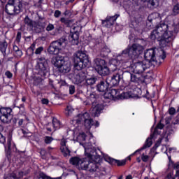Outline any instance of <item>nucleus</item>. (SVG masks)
<instances>
[{
    "mask_svg": "<svg viewBox=\"0 0 179 179\" xmlns=\"http://www.w3.org/2000/svg\"><path fill=\"white\" fill-rule=\"evenodd\" d=\"M141 159H142L145 163H146V162H148V160H149V156L143 155L142 157H141Z\"/></svg>",
    "mask_w": 179,
    "mask_h": 179,
    "instance_id": "56",
    "label": "nucleus"
},
{
    "mask_svg": "<svg viewBox=\"0 0 179 179\" xmlns=\"http://www.w3.org/2000/svg\"><path fill=\"white\" fill-rule=\"evenodd\" d=\"M154 136L155 134H151L150 137L147 138L144 145L143 146V149H146L147 148H150V146H152V139H153Z\"/></svg>",
    "mask_w": 179,
    "mask_h": 179,
    "instance_id": "31",
    "label": "nucleus"
},
{
    "mask_svg": "<svg viewBox=\"0 0 179 179\" xmlns=\"http://www.w3.org/2000/svg\"><path fill=\"white\" fill-rule=\"evenodd\" d=\"M21 38H22V33L17 32L16 39H15V43H17V44H19L20 43Z\"/></svg>",
    "mask_w": 179,
    "mask_h": 179,
    "instance_id": "46",
    "label": "nucleus"
},
{
    "mask_svg": "<svg viewBox=\"0 0 179 179\" xmlns=\"http://www.w3.org/2000/svg\"><path fill=\"white\" fill-rule=\"evenodd\" d=\"M94 62V66L96 71H98L101 68H102V66H104V65H106V61L100 58L95 59Z\"/></svg>",
    "mask_w": 179,
    "mask_h": 179,
    "instance_id": "27",
    "label": "nucleus"
},
{
    "mask_svg": "<svg viewBox=\"0 0 179 179\" xmlns=\"http://www.w3.org/2000/svg\"><path fill=\"white\" fill-rule=\"evenodd\" d=\"M15 54L17 57H22L23 53L22 52V50H19L18 51L15 52Z\"/></svg>",
    "mask_w": 179,
    "mask_h": 179,
    "instance_id": "60",
    "label": "nucleus"
},
{
    "mask_svg": "<svg viewBox=\"0 0 179 179\" xmlns=\"http://www.w3.org/2000/svg\"><path fill=\"white\" fill-rule=\"evenodd\" d=\"M5 75L8 79H12V78L13 77V74L9 71H6Z\"/></svg>",
    "mask_w": 179,
    "mask_h": 179,
    "instance_id": "52",
    "label": "nucleus"
},
{
    "mask_svg": "<svg viewBox=\"0 0 179 179\" xmlns=\"http://www.w3.org/2000/svg\"><path fill=\"white\" fill-rule=\"evenodd\" d=\"M110 62L111 64L109 65V69H110L113 72L117 71V69H118V63L117 62V59H113Z\"/></svg>",
    "mask_w": 179,
    "mask_h": 179,
    "instance_id": "32",
    "label": "nucleus"
},
{
    "mask_svg": "<svg viewBox=\"0 0 179 179\" xmlns=\"http://www.w3.org/2000/svg\"><path fill=\"white\" fill-rule=\"evenodd\" d=\"M122 78V74L117 73L110 78H108L106 80L108 82L109 86H117L120 83V80Z\"/></svg>",
    "mask_w": 179,
    "mask_h": 179,
    "instance_id": "19",
    "label": "nucleus"
},
{
    "mask_svg": "<svg viewBox=\"0 0 179 179\" xmlns=\"http://www.w3.org/2000/svg\"><path fill=\"white\" fill-rule=\"evenodd\" d=\"M166 179H176V176H174L173 172H170L167 176Z\"/></svg>",
    "mask_w": 179,
    "mask_h": 179,
    "instance_id": "53",
    "label": "nucleus"
},
{
    "mask_svg": "<svg viewBox=\"0 0 179 179\" xmlns=\"http://www.w3.org/2000/svg\"><path fill=\"white\" fill-rule=\"evenodd\" d=\"M87 99L92 104L91 114L94 117H99L100 113L104 109V106L103 104L97 103V95L94 92L90 94Z\"/></svg>",
    "mask_w": 179,
    "mask_h": 179,
    "instance_id": "6",
    "label": "nucleus"
},
{
    "mask_svg": "<svg viewBox=\"0 0 179 179\" xmlns=\"http://www.w3.org/2000/svg\"><path fill=\"white\" fill-rule=\"evenodd\" d=\"M22 8H23V5L20 1L13 0V3H8L6 4V12L8 13V15H16L17 13H20Z\"/></svg>",
    "mask_w": 179,
    "mask_h": 179,
    "instance_id": "8",
    "label": "nucleus"
},
{
    "mask_svg": "<svg viewBox=\"0 0 179 179\" xmlns=\"http://www.w3.org/2000/svg\"><path fill=\"white\" fill-rule=\"evenodd\" d=\"M78 141H83L85 142L86 141V134L85 133H81L78 136Z\"/></svg>",
    "mask_w": 179,
    "mask_h": 179,
    "instance_id": "43",
    "label": "nucleus"
},
{
    "mask_svg": "<svg viewBox=\"0 0 179 179\" xmlns=\"http://www.w3.org/2000/svg\"><path fill=\"white\" fill-rule=\"evenodd\" d=\"M173 10L174 15H178V13H179V4H176V6H174Z\"/></svg>",
    "mask_w": 179,
    "mask_h": 179,
    "instance_id": "47",
    "label": "nucleus"
},
{
    "mask_svg": "<svg viewBox=\"0 0 179 179\" xmlns=\"http://www.w3.org/2000/svg\"><path fill=\"white\" fill-rule=\"evenodd\" d=\"M38 179H62V177H57V178H50L47 176L44 173H41L39 174Z\"/></svg>",
    "mask_w": 179,
    "mask_h": 179,
    "instance_id": "37",
    "label": "nucleus"
},
{
    "mask_svg": "<svg viewBox=\"0 0 179 179\" xmlns=\"http://www.w3.org/2000/svg\"><path fill=\"white\" fill-rule=\"evenodd\" d=\"M169 114L171 115H174L176 114V108H169Z\"/></svg>",
    "mask_w": 179,
    "mask_h": 179,
    "instance_id": "59",
    "label": "nucleus"
},
{
    "mask_svg": "<svg viewBox=\"0 0 179 179\" xmlns=\"http://www.w3.org/2000/svg\"><path fill=\"white\" fill-rule=\"evenodd\" d=\"M70 163L73 166H77L79 170H86L91 174H94V177H97L100 174L99 163L92 162L87 158L74 157L70 159Z\"/></svg>",
    "mask_w": 179,
    "mask_h": 179,
    "instance_id": "2",
    "label": "nucleus"
},
{
    "mask_svg": "<svg viewBox=\"0 0 179 179\" xmlns=\"http://www.w3.org/2000/svg\"><path fill=\"white\" fill-rule=\"evenodd\" d=\"M96 80H97V78H87L85 81V83L86 85H87V86H92V85H94V83H96Z\"/></svg>",
    "mask_w": 179,
    "mask_h": 179,
    "instance_id": "36",
    "label": "nucleus"
},
{
    "mask_svg": "<svg viewBox=\"0 0 179 179\" xmlns=\"http://www.w3.org/2000/svg\"><path fill=\"white\" fill-rule=\"evenodd\" d=\"M96 72H98L101 76H106L110 73V69L106 66H103L101 67Z\"/></svg>",
    "mask_w": 179,
    "mask_h": 179,
    "instance_id": "29",
    "label": "nucleus"
},
{
    "mask_svg": "<svg viewBox=\"0 0 179 179\" xmlns=\"http://www.w3.org/2000/svg\"><path fill=\"white\" fill-rule=\"evenodd\" d=\"M52 125L55 129H59L61 128V122L55 117L52 119Z\"/></svg>",
    "mask_w": 179,
    "mask_h": 179,
    "instance_id": "34",
    "label": "nucleus"
},
{
    "mask_svg": "<svg viewBox=\"0 0 179 179\" xmlns=\"http://www.w3.org/2000/svg\"><path fill=\"white\" fill-rule=\"evenodd\" d=\"M20 132H22V134H23L24 135H27V134H29V132H27V131H26L23 129H20Z\"/></svg>",
    "mask_w": 179,
    "mask_h": 179,
    "instance_id": "62",
    "label": "nucleus"
},
{
    "mask_svg": "<svg viewBox=\"0 0 179 179\" xmlns=\"http://www.w3.org/2000/svg\"><path fill=\"white\" fill-rule=\"evenodd\" d=\"M148 6L150 8H156L159 6V0H148Z\"/></svg>",
    "mask_w": 179,
    "mask_h": 179,
    "instance_id": "33",
    "label": "nucleus"
},
{
    "mask_svg": "<svg viewBox=\"0 0 179 179\" xmlns=\"http://www.w3.org/2000/svg\"><path fill=\"white\" fill-rule=\"evenodd\" d=\"M69 94H73L76 92L75 85H69Z\"/></svg>",
    "mask_w": 179,
    "mask_h": 179,
    "instance_id": "48",
    "label": "nucleus"
},
{
    "mask_svg": "<svg viewBox=\"0 0 179 179\" xmlns=\"http://www.w3.org/2000/svg\"><path fill=\"white\" fill-rule=\"evenodd\" d=\"M55 29V27H54V24L49 23L48 26L46 27V31H52Z\"/></svg>",
    "mask_w": 179,
    "mask_h": 179,
    "instance_id": "44",
    "label": "nucleus"
},
{
    "mask_svg": "<svg viewBox=\"0 0 179 179\" xmlns=\"http://www.w3.org/2000/svg\"><path fill=\"white\" fill-rule=\"evenodd\" d=\"M120 17V15L116 14L112 17H107L106 20L103 21L102 23H106L107 27H110V26H113L114 23H115V20Z\"/></svg>",
    "mask_w": 179,
    "mask_h": 179,
    "instance_id": "24",
    "label": "nucleus"
},
{
    "mask_svg": "<svg viewBox=\"0 0 179 179\" xmlns=\"http://www.w3.org/2000/svg\"><path fill=\"white\" fill-rule=\"evenodd\" d=\"M0 121L3 122V124H8L10 122L12 117L10 114L12 113V108H0Z\"/></svg>",
    "mask_w": 179,
    "mask_h": 179,
    "instance_id": "11",
    "label": "nucleus"
},
{
    "mask_svg": "<svg viewBox=\"0 0 179 179\" xmlns=\"http://www.w3.org/2000/svg\"><path fill=\"white\" fill-rule=\"evenodd\" d=\"M12 177H13V178H14V179H19V178H22V177H23V172H18V173H13V174H12Z\"/></svg>",
    "mask_w": 179,
    "mask_h": 179,
    "instance_id": "40",
    "label": "nucleus"
},
{
    "mask_svg": "<svg viewBox=\"0 0 179 179\" xmlns=\"http://www.w3.org/2000/svg\"><path fill=\"white\" fill-rule=\"evenodd\" d=\"M110 86V84L108 83V81L106 80V81H102L99 84L96 85L97 90L103 92V93H107L108 92V87Z\"/></svg>",
    "mask_w": 179,
    "mask_h": 179,
    "instance_id": "20",
    "label": "nucleus"
},
{
    "mask_svg": "<svg viewBox=\"0 0 179 179\" xmlns=\"http://www.w3.org/2000/svg\"><path fill=\"white\" fill-rule=\"evenodd\" d=\"M69 40L73 45H78V43H79V35L76 33H71L69 36Z\"/></svg>",
    "mask_w": 179,
    "mask_h": 179,
    "instance_id": "28",
    "label": "nucleus"
},
{
    "mask_svg": "<svg viewBox=\"0 0 179 179\" xmlns=\"http://www.w3.org/2000/svg\"><path fill=\"white\" fill-rule=\"evenodd\" d=\"M107 162L110 163V164H116L117 159H114L111 157H108L107 159Z\"/></svg>",
    "mask_w": 179,
    "mask_h": 179,
    "instance_id": "49",
    "label": "nucleus"
},
{
    "mask_svg": "<svg viewBox=\"0 0 179 179\" xmlns=\"http://www.w3.org/2000/svg\"><path fill=\"white\" fill-rule=\"evenodd\" d=\"M58 71L61 73H68L71 71V62L66 60Z\"/></svg>",
    "mask_w": 179,
    "mask_h": 179,
    "instance_id": "25",
    "label": "nucleus"
},
{
    "mask_svg": "<svg viewBox=\"0 0 179 179\" xmlns=\"http://www.w3.org/2000/svg\"><path fill=\"white\" fill-rule=\"evenodd\" d=\"M24 23L26 26H27L28 27H29V29H34V27L37 26V23L36 22V21H34L33 20L30 19V17H29L28 15H27L24 19Z\"/></svg>",
    "mask_w": 179,
    "mask_h": 179,
    "instance_id": "26",
    "label": "nucleus"
},
{
    "mask_svg": "<svg viewBox=\"0 0 179 179\" xmlns=\"http://www.w3.org/2000/svg\"><path fill=\"white\" fill-rule=\"evenodd\" d=\"M148 68H149V64L146 63V61L138 62L131 66L132 72L137 75L143 73Z\"/></svg>",
    "mask_w": 179,
    "mask_h": 179,
    "instance_id": "10",
    "label": "nucleus"
},
{
    "mask_svg": "<svg viewBox=\"0 0 179 179\" xmlns=\"http://www.w3.org/2000/svg\"><path fill=\"white\" fill-rule=\"evenodd\" d=\"M175 177H178V179H179V170L176 171V173L175 174Z\"/></svg>",
    "mask_w": 179,
    "mask_h": 179,
    "instance_id": "64",
    "label": "nucleus"
},
{
    "mask_svg": "<svg viewBox=\"0 0 179 179\" xmlns=\"http://www.w3.org/2000/svg\"><path fill=\"white\" fill-rule=\"evenodd\" d=\"M74 110L73 109L72 106H67L66 108L65 114L67 117L72 115V113H73Z\"/></svg>",
    "mask_w": 179,
    "mask_h": 179,
    "instance_id": "38",
    "label": "nucleus"
},
{
    "mask_svg": "<svg viewBox=\"0 0 179 179\" xmlns=\"http://www.w3.org/2000/svg\"><path fill=\"white\" fill-rule=\"evenodd\" d=\"M72 61L74 64V68L77 71H82L87 66H89L90 62L89 61V56L83 51H78L73 54Z\"/></svg>",
    "mask_w": 179,
    "mask_h": 179,
    "instance_id": "3",
    "label": "nucleus"
},
{
    "mask_svg": "<svg viewBox=\"0 0 179 179\" xmlns=\"http://www.w3.org/2000/svg\"><path fill=\"white\" fill-rule=\"evenodd\" d=\"M144 58L148 62H155L156 61V50L155 49L146 50L144 53Z\"/></svg>",
    "mask_w": 179,
    "mask_h": 179,
    "instance_id": "16",
    "label": "nucleus"
},
{
    "mask_svg": "<svg viewBox=\"0 0 179 179\" xmlns=\"http://www.w3.org/2000/svg\"><path fill=\"white\" fill-rule=\"evenodd\" d=\"M169 168L174 169V170H179V162L175 163L171 160V157H169Z\"/></svg>",
    "mask_w": 179,
    "mask_h": 179,
    "instance_id": "30",
    "label": "nucleus"
},
{
    "mask_svg": "<svg viewBox=\"0 0 179 179\" xmlns=\"http://www.w3.org/2000/svg\"><path fill=\"white\" fill-rule=\"evenodd\" d=\"M82 122H84V125L87 129H90V128L94 125V121L90 118L87 113L79 114L71 121L72 125H79V124H82Z\"/></svg>",
    "mask_w": 179,
    "mask_h": 179,
    "instance_id": "4",
    "label": "nucleus"
},
{
    "mask_svg": "<svg viewBox=\"0 0 179 179\" xmlns=\"http://www.w3.org/2000/svg\"><path fill=\"white\" fill-rule=\"evenodd\" d=\"M65 44V38H64L52 41L48 48V52L50 54V55H58Z\"/></svg>",
    "mask_w": 179,
    "mask_h": 179,
    "instance_id": "7",
    "label": "nucleus"
},
{
    "mask_svg": "<svg viewBox=\"0 0 179 179\" xmlns=\"http://www.w3.org/2000/svg\"><path fill=\"white\" fill-rule=\"evenodd\" d=\"M142 52H143V46L139 43H134L128 45V47L122 51V55L127 54L129 58L135 59V58H138Z\"/></svg>",
    "mask_w": 179,
    "mask_h": 179,
    "instance_id": "5",
    "label": "nucleus"
},
{
    "mask_svg": "<svg viewBox=\"0 0 179 179\" xmlns=\"http://www.w3.org/2000/svg\"><path fill=\"white\" fill-rule=\"evenodd\" d=\"M60 22L63 23V24H65L66 27H71L72 30H76V27L75 26L74 21L72 20H68L65 17H62L60 19Z\"/></svg>",
    "mask_w": 179,
    "mask_h": 179,
    "instance_id": "23",
    "label": "nucleus"
},
{
    "mask_svg": "<svg viewBox=\"0 0 179 179\" xmlns=\"http://www.w3.org/2000/svg\"><path fill=\"white\" fill-rule=\"evenodd\" d=\"M12 145V138H8L7 140V146H8V150H10V146Z\"/></svg>",
    "mask_w": 179,
    "mask_h": 179,
    "instance_id": "55",
    "label": "nucleus"
},
{
    "mask_svg": "<svg viewBox=\"0 0 179 179\" xmlns=\"http://www.w3.org/2000/svg\"><path fill=\"white\" fill-rule=\"evenodd\" d=\"M41 82H43V79L40 77H36L34 78V85H35V86H38Z\"/></svg>",
    "mask_w": 179,
    "mask_h": 179,
    "instance_id": "41",
    "label": "nucleus"
},
{
    "mask_svg": "<svg viewBox=\"0 0 179 179\" xmlns=\"http://www.w3.org/2000/svg\"><path fill=\"white\" fill-rule=\"evenodd\" d=\"M5 136H3V135H2V134L0 133V143H5Z\"/></svg>",
    "mask_w": 179,
    "mask_h": 179,
    "instance_id": "58",
    "label": "nucleus"
},
{
    "mask_svg": "<svg viewBox=\"0 0 179 179\" xmlns=\"http://www.w3.org/2000/svg\"><path fill=\"white\" fill-rule=\"evenodd\" d=\"M107 162L110 163V164H116L117 159H114L111 157H108L107 159Z\"/></svg>",
    "mask_w": 179,
    "mask_h": 179,
    "instance_id": "50",
    "label": "nucleus"
},
{
    "mask_svg": "<svg viewBox=\"0 0 179 179\" xmlns=\"http://www.w3.org/2000/svg\"><path fill=\"white\" fill-rule=\"evenodd\" d=\"M36 69L39 75L45 76L50 72V67H48V62L45 58L41 57L37 59Z\"/></svg>",
    "mask_w": 179,
    "mask_h": 179,
    "instance_id": "9",
    "label": "nucleus"
},
{
    "mask_svg": "<svg viewBox=\"0 0 179 179\" xmlns=\"http://www.w3.org/2000/svg\"><path fill=\"white\" fill-rule=\"evenodd\" d=\"M70 78H71L73 83L75 85H80V83L86 79V73L79 71L76 74L70 75Z\"/></svg>",
    "mask_w": 179,
    "mask_h": 179,
    "instance_id": "13",
    "label": "nucleus"
},
{
    "mask_svg": "<svg viewBox=\"0 0 179 179\" xmlns=\"http://www.w3.org/2000/svg\"><path fill=\"white\" fill-rule=\"evenodd\" d=\"M127 163L125 160H117L116 159V164L117 166H124V164Z\"/></svg>",
    "mask_w": 179,
    "mask_h": 179,
    "instance_id": "51",
    "label": "nucleus"
},
{
    "mask_svg": "<svg viewBox=\"0 0 179 179\" xmlns=\"http://www.w3.org/2000/svg\"><path fill=\"white\" fill-rule=\"evenodd\" d=\"M124 78H130V80L132 83H137L140 85L141 83H148L149 81H145L143 77L139 74H124Z\"/></svg>",
    "mask_w": 179,
    "mask_h": 179,
    "instance_id": "15",
    "label": "nucleus"
},
{
    "mask_svg": "<svg viewBox=\"0 0 179 179\" xmlns=\"http://www.w3.org/2000/svg\"><path fill=\"white\" fill-rule=\"evenodd\" d=\"M52 141H54V138L51 136H45L44 139V142L46 145H50Z\"/></svg>",
    "mask_w": 179,
    "mask_h": 179,
    "instance_id": "42",
    "label": "nucleus"
},
{
    "mask_svg": "<svg viewBox=\"0 0 179 179\" xmlns=\"http://www.w3.org/2000/svg\"><path fill=\"white\" fill-rule=\"evenodd\" d=\"M6 48H8V43L6 42H0V51L3 54H6Z\"/></svg>",
    "mask_w": 179,
    "mask_h": 179,
    "instance_id": "35",
    "label": "nucleus"
},
{
    "mask_svg": "<svg viewBox=\"0 0 179 179\" xmlns=\"http://www.w3.org/2000/svg\"><path fill=\"white\" fill-rule=\"evenodd\" d=\"M101 52H103V54H108L110 52V50L107 47H104L101 49Z\"/></svg>",
    "mask_w": 179,
    "mask_h": 179,
    "instance_id": "54",
    "label": "nucleus"
},
{
    "mask_svg": "<svg viewBox=\"0 0 179 179\" xmlns=\"http://www.w3.org/2000/svg\"><path fill=\"white\" fill-rule=\"evenodd\" d=\"M83 146L85 149V155L88 159H93L94 157H97L96 149L92 145L91 143H84Z\"/></svg>",
    "mask_w": 179,
    "mask_h": 179,
    "instance_id": "12",
    "label": "nucleus"
},
{
    "mask_svg": "<svg viewBox=\"0 0 179 179\" xmlns=\"http://www.w3.org/2000/svg\"><path fill=\"white\" fill-rule=\"evenodd\" d=\"M41 102H42V104H48L49 101H48V99H43L41 100Z\"/></svg>",
    "mask_w": 179,
    "mask_h": 179,
    "instance_id": "61",
    "label": "nucleus"
},
{
    "mask_svg": "<svg viewBox=\"0 0 179 179\" xmlns=\"http://www.w3.org/2000/svg\"><path fill=\"white\" fill-rule=\"evenodd\" d=\"M21 109L20 110L19 114L20 115H22L23 118H21L19 120L18 125L21 127V125H23L24 122H26V121H29V118H27V116L26 115V112L24 111V106L20 105Z\"/></svg>",
    "mask_w": 179,
    "mask_h": 179,
    "instance_id": "21",
    "label": "nucleus"
},
{
    "mask_svg": "<svg viewBox=\"0 0 179 179\" xmlns=\"http://www.w3.org/2000/svg\"><path fill=\"white\" fill-rule=\"evenodd\" d=\"M104 96L106 99H110L111 100L115 97H118V96H120V94L116 89H112L109 90H108V92L105 93Z\"/></svg>",
    "mask_w": 179,
    "mask_h": 179,
    "instance_id": "22",
    "label": "nucleus"
},
{
    "mask_svg": "<svg viewBox=\"0 0 179 179\" xmlns=\"http://www.w3.org/2000/svg\"><path fill=\"white\" fill-rule=\"evenodd\" d=\"M169 25L161 23L156 26L150 36L151 40H158L162 47H166L169 43L173 41V32L167 31Z\"/></svg>",
    "mask_w": 179,
    "mask_h": 179,
    "instance_id": "1",
    "label": "nucleus"
},
{
    "mask_svg": "<svg viewBox=\"0 0 179 179\" xmlns=\"http://www.w3.org/2000/svg\"><path fill=\"white\" fill-rule=\"evenodd\" d=\"M66 143H68V141L66 138H62L60 142V150L64 157H66L68 156H71V150H69V148L66 145Z\"/></svg>",
    "mask_w": 179,
    "mask_h": 179,
    "instance_id": "17",
    "label": "nucleus"
},
{
    "mask_svg": "<svg viewBox=\"0 0 179 179\" xmlns=\"http://www.w3.org/2000/svg\"><path fill=\"white\" fill-rule=\"evenodd\" d=\"M128 89H129V91L120 94V97L122 99H131V97H135V92H136L138 89V87H136V85H134L130 83Z\"/></svg>",
    "mask_w": 179,
    "mask_h": 179,
    "instance_id": "14",
    "label": "nucleus"
},
{
    "mask_svg": "<svg viewBox=\"0 0 179 179\" xmlns=\"http://www.w3.org/2000/svg\"><path fill=\"white\" fill-rule=\"evenodd\" d=\"M65 57L63 56H56L53 57L52 58V64L54 65L55 68H57V70L60 69V67L62 66L63 64H65Z\"/></svg>",
    "mask_w": 179,
    "mask_h": 179,
    "instance_id": "18",
    "label": "nucleus"
},
{
    "mask_svg": "<svg viewBox=\"0 0 179 179\" xmlns=\"http://www.w3.org/2000/svg\"><path fill=\"white\" fill-rule=\"evenodd\" d=\"M19 47H17V45L13 46V51H15V52L19 51Z\"/></svg>",
    "mask_w": 179,
    "mask_h": 179,
    "instance_id": "63",
    "label": "nucleus"
},
{
    "mask_svg": "<svg viewBox=\"0 0 179 179\" xmlns=\"http://www.w3.org/2000/svg\"><path fill=\"white\" fill-rule=\"evenodd\" d=\"M54 16L55 17H59L61 16V11L58 10H55L54 13Z\"/></svg>",
    "mask_w": 179,
    "mask_h": 179,
    "instance_id": "57",
    "label": "nucleus"
},
{
    "mask_svg": "<svg viewBox=\"0 0 179 179\" xmlns=\"http://www.w3.org/2000/svg\"><path fill=\"white\" fill-rule=\"evenodd\" d=\"M163 128H164V124L159 122L155 129L153 134L156 135V134H159V132H157V129H163Z\"/></svg>",
    "mask_w": 179,
    "mask_h": 179,
    "instance_id": "39",
    "label": "nucleus"
},
{
    "mask_svg": "<svg viewBox=\"0 0 179 179\" xmlns=\"http://www.w3.org/2000/svg\"><path fill=\"white\" fill-rule=\"evenodd\" d=\"M43 51H44V48H43V46H41L36 50L35 54L36 55H39L40 54H41V52H43Z\"/></svg>",
    "mask_w": 179,
    "mask_h": 179,
    "instance_id": "45",
    "label": "nucleus"
}]
</instances>
